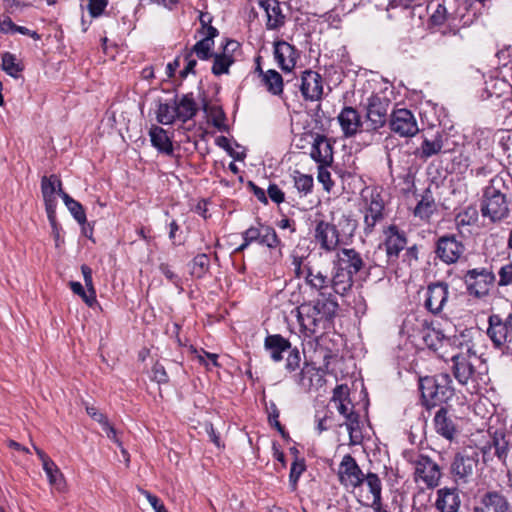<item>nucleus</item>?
Here are the masks:
<instances>
[{"label":"nucleus","mask_w":512,"mask_h":512,"mask_svg":"<svg viewBox=\"0 0 512 512\" xmlns=\"http://www.w3.org/2000/svg\"><path fill=\"white\" fill-rule=\"evenodd\" d=\"M447 342L455 350L451 359L453 361V375L461 385H471L473 389L480 373L478 368L482 366L481 356L475 350V345L469 331L461 332L447 339Z\"/></svg>","instance_id":"f257e3e1"},{"label":"nucleus","mask_w":512,"mask_h":512,"mask_svg":"<svg viewBox=\"0 0 512 512\" xmlns=\"http://www.w3.org/2000/svg\"><path fill=\"white\" fill-rule=\"evenodd\" d=\"M338 310V303L331 295L320 293L314 302L303 303L297 308V318L306 336H312L330 327Z\"/></svg>","instance_id":"f03ea898"},{"label":"nucleus","mask_w":512,"mask_h":512,"mask_svg":"<svg viewBox=\"0 0 512 512\" xmlns=\"http://www.w3.org/2000/svg\"><path fill=\"white\" fill-rule=\"evenodd\" d=\"M506 186L502 177L492 178L485 187L481 200V214L491 222H499L507 218L510 213Z\"/></svg>","instance_id":"7ed1b4c3"},{"label":"nucleus","mask_w":512,"mask_h":512,"mask_svg":"<svg viewBox=\"0 0 512 512\" xmlns=\"http://www.w3.org/2000/svg\"><path fill=\"white\" fill-rule=\"evenodd\" d=\"M420 391L423 404L427 409L446 403L454 395L452 380L447 373L422 378Z\"/></svg>","instance_id":"20e7f679"},{"label":"nucleus","mask_w":512,"mask_h":512,"mask_svg":"<svg viewBox=\"0 0 512 512\" xmlns=\"http://www.w3.org/2000/svg\"><path fill=\"white\" fill-rule=\"evenodd\" d=\"M361 207L364 215V233L369 235L373 232L376 224L384 219L385 200L382 192L376 187L362 189Z\"/></svg>","instance_id":"39448f33"},{"label":"nucleus","mask_w":512,"mask_h":512,"mask_svg":"<svg viewBox=\"0 0 512 512\" xmlns=\"http://www.w3.org/2000/svg\"><path fill=\"white\" fill-rule=\"evenodd\" d=\"M487 335L496 348H505L507 351H512V305L511 311L505 319H502L499 315L489 317Z\"/></svg>","instance_id":"423d86ee"},{"label":"nucleus","mask_w":512,"mask_h":512,"mask_svg":"<svg viewBox=\"0 0 512 512\" xmlns=\"http://www.w3.org/2000/svg\"><path fill=\"white\" fill-rule=\"evenodd\" d=\"M464 282L471 295L483 297L493 287L495 275L487 268H474L466 272Z\"/></svg>","instance_id":"0eeeda50"},{"label":"nucleus","mask_w":512,"mask_h":512,"mask_svg":"<svg viewBox=\"0 0 512 512\" xmlns=\"http://www.w3.org/2000/svg\"><path fill=\"white\" fill-rule=\"evenodd\" d=\"M442 472L439 465L431 458L420 455L414 461V479L423 482L427 488L433 489L440 483Z\"/></svg>","instance_id":"6e6552de"},{"label":"nucleus","mask_w":512,"mask_h":512,"mask_svg":"<svg viewBox=\"0 0 512 512\" xmlns=\"http://www.w3.org/2000/svg\"><path fill=\"white\" fill-rule=\"evenodd\" d=\"M314 240L321 250L325 252L335 251L340 243L339 231L336 225L323 219H315Z\"/></svg>","instance_id":"1a4fd4ad"},{"label":"nucleus","mask_w":512,"mask_h":512,"mask_svg":"<svg viewBox=\"0 0 512 512\" xmlns=\"http://www.w3.org/2000/svg\"><path fill=\"white\" fill-rule=\"evenodd\" d=\"M337 475L339 482L346 489L353 490L363 484L365 476L356 460L350 454L343 456L338 467Z\"/></svg>","instance_id":"9d476101"},{"label":"nucleus","mask_w":512,"mask_h":512,"mask_svg":"<svg viewBox=\"0 0 512 512\" xmlns=\"http://www.w3.org/2000/svg\"><path fill=\"white\" fill-rule=\"evenodd\" d=\"M464 251V244L455 235H443L436 241L435 254L445 264L456 263Z\"/></svg>","instance_id":"9b49d317"},{"label":"nucleus","mask_w":512,"mask_h":512,"mask_svg":"<svg viewBox=\"0 0 512 512\" xmlns=\"http://www.w3.org/2000/svg\"><path fill=\"white\" fill-rule=\"evenodd\" d=\"M41 193L45 203L47 217L50 223L54 224V214L56 213L57 197L62 193V183L56 175L43 176L41 179Z\"/></svg>","instance_id":"f8f14e48"},{"label":"nucleus","mask_w":512,"mask_h":512,"mask_svg":"<svg viewBox=\"0 0 512 512\" xmlns=\"http://www.w3.org/2000/svg\"><path fill=\"white\" fill-rule=\"evenodd\" d=\"M390 129L401 137H412L419 132L414 114L405 108L394 110L391 114Z\"/></svg>","instance_id":"ddd939ff"},{"label":"nucleus","mask_w":512,"mask_h":512,"mask_svg":"<svg viewBox=\"0 0 512 512\" xmlns=\"http://www.w3.org/2000/svg\"><path fill=\"white\" fill-rule=\"evenodd\" d=\"M389 106L390 101L386 97L371 95L368 98L366 116L371 129L377 130L385 125Z\"/></svg>","instance_id":"4468645a"},{"label":"nucleus","mask_w":512,"mask_h":512,"mask_svg":"<svg viewBox=\"0 0 512 512\" xmlns=\"http://www.w3.org/2000/svg\"><path fill=\"white\" fill-rule=\"evenodd\" d=\"M300 91L305 100H320L323 95L322 76L316 71L305 70L301 76Z\"/></svg>","instance_id":"2eb2a0df"},{"label":"nucleus","mask_w":512,"mask_h":512,"mask_svg":"<svg viewBox=\"0 0 512 512\" xmlns=\"http://www.w3.org/2000/svg\"><path fill=\"white\" fill-rule=\"evenodd\" d=\"M384 234L385 241L383 246L388 262H395L407 244L405 233L400 231L397 226L390 225L384 230Z\"/></svg>","instance_id":"dca6fc26"},{"label":"nucleus","mask_w":512,"mask_h":512,"mask_svg":"<svg viewBox=\"0 0 512 512\" xmlns=\"http://www.w3.org/2000/svg\"><path fill=\"white\" fill-rule=\"evenodd\" d=\"M461 503L460 490L457 487H443L436 491L434 506L438 512H459Z\"/></svg>","instance_id":"f3484780"},{"label":"nucleus","mask_w":512,"mask_h":512,"mask_svg":"<svg viewBox=\"0 0 512 512\" xmlns=\"http://www.w3.org/2000/svg\"><path fill=\"white\" fill-rule=\"evenodd\" d=\"M449 296V286L444 282L432 283L427 287L425 307L433 314L440 313Z\"/></svg>","instance_id":"a211bd4d"},{"label":"nucleus","mask_w":512,"mask_h":512,"mask_svg":"<svg viewBox=\"0 0 512 512\" xmlns=\"http://www.w3.org/2000/svg\"><path fill=\"white\" fill-rule=\"evenodd\" d=\"M433 424L436 433L448 441H453L459 433L454 416L445 407L435 413Z\"/></svg>","instance_id":"6ab92c4d"},{"label":"nucleus","mask_w":512,"mask_h":512,"mask_svg":"<svg viewBox=\"0 0 512 512\" xmlns=\"http://www.w3.org/2000/svg\"><path fill=\"white\" fill-rule=\"evenodd\" d=\"M509 451L508 441L502 432H495L491 441L481 447L483 460L485 462L492 460L493 457L496 456L499 460L505 463Z\"/></svg>","instance_id":"aec40b11"},{"label":"nucleus","mask_w":512,"mask_h":512,"mask_svg":"<svg viewBox=\"0 0 512 512\" xmlns=\"http://www.w3.org/2000/svg\"><path fill=\"white\" fill-rule=\"evenodd\" d=\"M274 57L278 66L286 72H290L294 69L298 52L296 48L286 41H276L274 43Z\"/></svg>","instance_id":"412c9836"},{"label":"nucleus","mask_w":512,"mask_h":512,"mask_svg":"<svg viewBox=\"0 0 512 512\" xmlns=\"http://www.w3.org/2000/svg\"><path fill=\"white\" fill-rule=\"evenodd\" d=\"M34 450L41 460L42 468L45 471L50 485L58 491L65 489V478L55 462L41 449L34 446Z\"/></svg>","instance_id":"4be33fe9"},{"label":"nucleus","mask_w":512,"mask_h":512,"mask_svg":"<svg viewBox=\"0 0 512 512\" xmlns=\"http://www.w3.org/2000/svg\"><path fill=\"white\" fill-rule=\"evenodd\" d=\"M510 504L505 496L497 491L486 492L480 499L475 512H509Z\"/></svg>","instance_id":"5701e85b"},{"label":"nucleus","mask_w":512,"mask_h":512,"mask_svg":"<svg viewBox=\"0 0 512 512\" xmlns=\"http://www.w3.org/2000/svg\"><path fill=\"white\" fill-rule=\"evenodd\" d=\"M310 156L321 166H329L333 162V148L324 135H317L314 138Z\"/></svg>","instance_id":"b1692460"},{"label":"nucleus","mask_w":512,"mask_h":512,"mask_svg":"<svg viewBox=\"0 0 512 512\" xmlns=\"http://www.w3.org/2000/svg\"><path fill=\"white\" fill-rule=\"evenodd\" d=\"M260 6L266 12V27L268 30H278L285 25L286 16L278 0H262Z\"/></svg>","instance_id":"393cba45"},{"label":"nucleus","mask_w":512,"mask_h":512,"mask_svg":"<svg viewBox=\"0 0 512 512\" xmlns=\"http://www.w3.org/2000/svg\"><path fill=\"white\" fill-rule=\"evenodd\" d=\"M337 119L346 137L354 136L362 125L361 117L353 107H344Z\"/></svg>","instance_id":"a878e982"},{"label":"nucleus","mask_w":512,"mask_h":512,"mask_svg":"<svg viewBox=\"0 0 512 512\" xmlns=\"http://www.w3.org/2000/svg\"><path fill=\"white\" fill-rule=\"evenodd\" d=\"M264 348L273 361L279 362L283 359L282 353L291 349V343L283 336L273 334L265 338Z\"/></svg>","instance_id":"bb28decb"},{"label":"nucleus","mask_w":512,"mask_h":512,"mask_svg":"<svg viewBox=\"0 0 512 512\" xmlns=\"http://www.w3.org/2000/svg\"><path fill=\"white\" fill-rule=\"evenodd\" d=\"M174 100L177 120L185 123L196 115L198 106L192 93L175 97Z\"/></svg>","instance_id":"cd10ccee"},{"label":"nucleus","mask_w":512,"mask_h":512,"mask_svg":"<svg viewBox=\"0 0 512 512\" xmlns=\"http://www.w3.org/2000/svg\"><path fill=\"white\" fill-rule=\"evenodd\" d=\"M338 266L344 267L351 274H357L364 266L361 255L352 248H344L337 254Z\"/></svg>","instance_id":"c85d7f7f"},{"label":"nucleus","mask_w":512,"mask_h":512,"mask_svg":"<svg viewBox=\"0 0 512 512\" xmlns=\"http://www.w3.org/2000/svg\"><path fill=\"white\" fill-rule=\"evenodd\" d=\"M218 35L215 27L207 28V32L203 38L196 42L190 52H193L200 60H208L213 56L212 49L214 46V38Z\"/></svg>","instance_id":"c756f323"},{"label":"nucleus","mask_w":512,"mask_h":512,"mask_svg":"<svg viewBox=\"0 0 512 512\" xmlns=\"http://www.w3.org/2000/svg\"><path fill=\"white\" fill-rule=\"evenodd\" d=\"M353 285V274L344 269L337 267L333 276L330 277V288L339 295H344L351 289Z\"/></svg>","instance_id":"7c9ffc66"},{"label":"nucleus","mask_w":512,"mask_h":512,"mask_svg":"<svg viewBox=\"0 0 512 512\" xmlns=\"http://www.w3.org/2000/svg\"><path fill=\"white\" fill-rule=\"evenodd\" d=\"M150 140L152 145L161 153L171 155L173 153L172 142L167 135V132L159 127L153 126L149 131Z\"/></svg>","instance_id":"2f4dec72"},{"label":"nucleus","mask_w":512,"mask_h":512,"mask_svg":"<svg viewBox=\"0 0 512 512\" xmlns=\"http://www.w3.org/2000/svg\"><path fill=\"white\" fill-rule=\"evenodd\" d=\"M477 461L473 457L456 455L451 466L452 473L460 479H465L473 474Z\"/></svg>","instance_id":"473e14b6"},{"label":"nucleus","mask_w":512,"mask_h":512,"mask_svg":"<svg viewBox=\"0 0 512 512\" xmlns=\"http://www.w3.org/2000/svg\"><path fill=\"white\" fill-rule=\"evenodd\" d=\"M323 377L318 369L312 366H305L297 376V383L305 390L315 385L321 386Z\"/></svg>","instance_id":"72a5a7b5"},{"label":"nucleus","mask_w":512,"mask_h":512,"mask_svg":"<svg viewBox=\"0 0 512 512\" xmlns=\"http://www.w3.org/2000/svg\"><path fill=\"white\" fill-rule=\"evenodd\" d=\"M443 134L437 133L432 139L424 138L419 149V155L422 159H428L442 151L444 142Z\"/></svg>","instance_id":"f704fd0d"},{"label":"nucleus","mask_w":512,"mask_h":512,"mask_svg":"<svg viewBox=\"0 0 512 512\" xmlns=\"http://www.w3.org/2000/svg\"><path fill=\"white\" fill-rule=\"evenodd\" d=\"M435 211V200L432 196V193L429 190H426L414 209V215L422 220H429Z\"/></svg>","instance_id":"c9c22d12"},{"label":"nucleus","mask_w":512,"mask_h":512,"mask_svg":"<svg viewBox=\"0 0 512 512\" xmlns=\"http://www.w3.org/2000/svg\"><path fill=\"white\" fill-rule=\"evenodd\" d=\"M372 494L371 506L382 504V482L376 473L369 472L364 476V482Z\"/></svg>","instance_id":"e433bc0d"},{"label":"nucleus","mask_w":512,"mask_h":512,"mask_svg":"<svg viewBox=\"0 0 512 512\" xmlns=\"http://www.w3.org/2000/svg\"><path fill=\"white\" fill-rule=\"evenodd\" d=\"M305 281L307 285L317 291L322 292L330 288V276L319 269L311 268Z\"/></svg>","instance_id":"4c0bfd02"},{"label":"nucleus","mask_w":512,"mask_h":512,"mask_svg":"<svg viewBox=\"0 0 512 512\" xmlns=\"http://www.w3.org/2000/svg\"><path fill=\"white\" fill-rule=\"evenodd\" d=\"M175 100L172 99L169 102L159 103L156 112V119L163 125H170L177 120Z\"/></svg>","instance_id":"58836bf2"},{"label":"nucleus","mask_w":512,"mask_h":512,"mask_svg":"<svg viewBox=\"0 0 512 512\" xmlns=\"http://www.w3.org/2000/svg\"><path fill=\"white\" fill-rule=\"evenodd\" d=\"M262 80L267 90L273 95H281L283 92V78L276 70L262 72Z\"/></svg>","instance_id":"ea45409f"},{"label":"nucleus","mask_w":512,"mask_h":512,"mask_svg":"<svg viewBox=\"0 0 512 512\" xmlns=\"http://www.w3.org/2000/svg\"><path fill=\"white\" fill-rule=\"evenodd\" d=\"M214 61L212 66V73L216 76L227 74L230 66L234 63V56L231 54L216 53L213 55Z\"/></svg>","instance_id":"a19ab883"},{"label":"nucleus","mask_w":512,"mask_h":512,"mask_svg":"<svg viewBox=\"0 0 512 512\" xmlns=\"http://www.w3.org/2000/svg\"><path fill=\"white\" fill-rule=\"evenodd\" d=\"M293 181L294 187L297 189L300 196H307L312 192L314 180L311 175L302 174L299 171H294Z\"/></svg>","instance_id":"79ce46f5"},{"label":"nucleus","mask_w":512,"mask_h":512,"mask_svg":"<svg viewBox=\"0 0 512 512\" xmlns=\"http://www.w3.org/2000/svg\"><path fill=\"white\" fill-rule=\"evenodd\" d=\"M62 199L67 209L70 211L74 219L81 225L86 223V214L83 206L67 193H62Z\"/></svg>","instance_id":"37998d69"},{"label":"nucleus","mask_w":512,"mask_h":512,"mask_svg":"<svg viewBox=\"0 0 512 512\" xmlns=\"http://www.w3.org/2000/svg\"><path fill=\"white\" fill-rule=\"evenodd\" d=\"M2 69L10 76L17 78L22 71V66L14 54L6 52L2 55Z\"/></svg>","instance_id":"c03bdc74"},{"label":"nucleus","mask_w":512,"mask_h":512,"mask_svg":"<svg viewBox=\"0 0 512 512\" xmlns=\"http://www.w3.org/2000/svg\"><path fill=\"white\" fill-rule=\"evenodd\" d=\"M209 266V257L206 254H198L192 261L191 274L197 278H201L208 271Z\"/></svg>","instance_id":"a18cd8bd"},{"label":"nucleus","mask_w":512,"mask_h":512,"mask_svg":"<svg viewBox=\"0 0 512 512\" xmlns=\"http://www.w3.org/2000/svg\"><path fill=\"white\" fill-rule=\"evenodd\" d=\"M291 264L290 269L293 271L296 278H304L306 280L308 272L312 267H308L304 265V257L297 255L296 253H292L291 256Z\"/></svg>","instance_id":"49530a36"},{"label":"nucleus","mask_w":512,"mask_h":512,"mask_svg":"<svg viewBox=\"0 0 512 512\" xmlns=\"http://www.w3.org/2000/svg\"><path fill=\"white\" fill-rule=\"evenodd\" d=\"M262 234L261 245L276 248L280 244V240L272 227L266 225L264 230H262Z\"/></svg>","instance_id":"de8ad7c7"},{"label":"nucleus","mask_w":512,"mask_h":512,"mask_svg":"<svg viewBox=\"0 0 512 512\" xmlns=\"http://www.w3.org/2000/svg\"><path fill=\"white\" fill-rule=\"evenodd\" d=\"M266 225L258 224L257 226H251L247 230H245L242 234L243 239L248 242H257L261 245L262 240V230H264Z\"/></svg>","instance_id":"09e8293b"},{"label":"nucleus","mask_w":512,"mask_h":512,"mask_svg":"<svg viewBox=\"0 0 512 512\" xmlns=\"http://www.w3.org/2000/svg\"><path fill=\"white\" fill-rule=\"evenodd\" d=\"M81 271L84 278L85 286L88 290V296L90 297V300H95L96 290L93 284L92 269L84 264L81 266Z\"/></svg>","instance_id":"8fccbe9b"},{"label":"nucleus","mask_w":512,"mask_h":512,"mask_svg":"<svg viewBox=\"0 0 512 512\" xmlns=\"http://www.w3.org/2000/svg\"><path fill=\"white\" fill-rule=\"evenodd\" d=\"M447 19V9L444 4L437 3L435 9L430 15V21L433 25H442Z\"/></svg>","instance_id":"3c124183"},{"label":"nucleus","mask_w":512,"mask_h":512,"mask_svg":"<svg viewBox=\"0 0 512 512\" xmlns=\"http://www.w3.org/2000/svg\"><path fill=\"white\" fill-rule=\"evenodd\" d=\"M69 286L71 288V290L73 291L74 294L80 296L82 298V300L89 306V307H93L96 303H97V300H90V297L88 296V290L85 291L82 284L80 282H76V281H71L69 283Z\"/></svg>","instance_id":"603ef678"},{"label":"nucleus","mask_w":512,"mask_h":512,"mask_svg":"<svg viewBox=\"0 0 512 512\" xmlns=\"http://www.w3.org/2000/svg\"><path fill=\"white\" fill-rule=\"evenodd\" d=\"M108 0H88V11L91 17L96 18L103 14Z\"/></svg>","instance_id":"864d4df0"},{"label":"nucleus","mask_w":512,"mask_h":512,"mask_svg":"<svg viewBox=\"0 0 512 512\" xmlns=\"http://www.w3.org/2000/svg\"><path fill=\"white\" fill-rule=\"evenodd\" d=\"M305 471V464L303 461H294L291 465L289 481L293 488L296 487L297 481L301 474Z\"/></svg>","instance_id":"5fc2aeb1"},{"label":"nucleus","mask_w":512,"mask_h":512,"mask_svg":"<svg viewBox=\"0 0 512 512\" xmlns=\"http://www.w3.org/2000/svg\"><path fill=\"white\" fill-rule=\"evenodd\" d=\"M476 219H477V212H476V210L472 209L471 213H470V210H466L463 213H459L455 218V222H456V225L459 227V226L471 225L472 223H474L476 221Z\"/></svg>","instance_id":"6e6d98bb"},{"label":"nucleus","mask_w":512,"mask_h":512,"mask_svg":"<svg viewBox=\"0 0 512 512\" xmlns=\"http://www.w3.org/2000/svg\"><path fill=\"white\" fill-rule=\"evenodd\" d=\"M286 360V369L290 372L295 371L300 366V353L297 348L290 349Z\"/></svg>","instance_id":"4d7b16f0"},{"label":"nucleus","mask_w":512,"mask_h":512,"mask_svg":"<svg viewBox=\"0 0 512 512\" xmlns=\"http://www.w3.org/2000/svg\"><path fill=\"white\" fill-rule=\"evenodd\" d=\"M345 418H346L345 425L349 432L351 441L353 443H355V441H353V437H354L353 433L356 430H358V428H359V415L357 413H355L354 411H350L349 415H347Z\"/></svg>","instance_id":"13d9d810"},{"label":"nucleus","mask_w":512,"mask_h":512,"mask_svg":"<svg viewBox=\"0 0 512 512\" xmlns=\"http://www.w3.org/2000/svg\"><path fill=\"white\" fill-rule=\"evenodd\" d=\"M349 388L347 385H337L333 390L331 401L335 403L349 401Z\"/></svg>","instance_id":"bf43d9fd"},{"label":"nucleus","mask_w":512,"mask_h":512,"mask_svg":"<svg viewBox=\"0 0 512 512\" xmlns=\"http://www.w3.org/2000/svg\"><path fill=\"white\" fill-rule=\"evenodd\" d=\"M139 491L142 495H144L146 497V499L148 500L150 505L153 507L155 512H168L167 509L165 508L164 504L160 501V499L157 496H155V495L151 494L150 492L143 490V489H139Z\"/></svg>","instance_id":"052dcab7"},{"label":"nucleus","mask_w":512,"mask_h":512,"mask_svg":"<svg viewBox=\"0 0 512 512\" xmlns=\"http://www.w3.org/2000/svg\"><path fill=\"white\" fill-rule=\"evenodd\" d=\"M512 284V263L501 267L499 271V285L507 286Z\"/></svg>","instance_id":"680f3d73"},{"label":"nucleus","mask_w":512,"mask_h":512,"mask_svg":"<svg viewBox=\"0 0 512 512\" xmlns=\"http://www.w3.org/2000/svg\"><path fill=\"white\" fill-rule=\"evenodd\" d=\"M153 373V379L157 381L158 383H167L168 382V375L166 373V370L164 366L160 363H155L152 368Z\"/></svg>","instance_id":"e2e57ef3"},{"label":"nucleus","mask_w":512,"mask_h":512,"mask_svg":"<svg viewBox=\"0 0 512 512\" xmlns=\"http://www.w3.org/2000/svg\"><path fill=\"white\" fill-rule=\"evenodd\" d=\"M183 57H184V61L186 62V65H185L183 71L181 72V74L183 77H185L189 73H194V68L197 64V61L194 58L193 52H190V51H187Z\"/></svg>","instance_id":"0e129e2a"},{"label":"nucleus","mask_w":512,"mask_h":512,"mask_svg":"<svg viewBox=\"0 0 512 512\" xmlns=\"http://www.w3.org/2000/svg\"><path fill=\"white\" fill-rule=\"evenodd\" d=\"M327 166L318 167V180L324 185V188L329 191L330 186L333 184L331 181L330 172L326 169Z\"/></svg>","instance_id":"69168bd1"},{"label":"nucleus","mask_w":512,"mask_h":512,"mask_svg":"<svg viewBox=\"0 0 512 512\" xmlns=\"http://www.w3.org/2000/svg\"><path fill=\"white\" fill-rule=\"evenodd\" d=\"M268 415L270 424L275 426L278 429V431L283 432V427L278 420L279 410L274 403H271V405L269 406Z\"/></svg>","instance_id":"338daca9"},{"label":"nucleus","mask_w":512,"mask_h":512,"mask_svg":"<svg viewBox=\"0 0 512 512\" xmlns=\"http://www.w3.org/2000/svg\"><path fill=\"white\" fill-rule=\"evenodd\" d=\"M267 194H268L269 198L277 204H280L284 201V193L275 184L269 185Z\"/></svg>","instance_id":"774afa93"}]
</instances>
